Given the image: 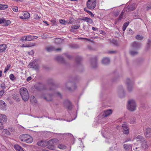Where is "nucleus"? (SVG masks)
Segmentation results:
<instances>
[{"mask_svg": "<svg viewBox=\"0 0 151 151\" xmlns=\"http://www.w3.org/2000/svg\"><path fill=\"white\" fill-rule=\"evenodd\" d=\"M19 139L22 142H24L27 143H31L33 142V139L30 135L23 134L19 137Z\"/></svg>", "mask_w": 151, "mask_h": 151, "instance_id": "1", "label": "nucleus"}, {"mask_svg": "<svg viewBox=\"0 0 151 151\" xmlns=\"http://www.w3.org/2000/svg\"><path fill=\"white\" fill-rule=\"evenodd\" d=\"M20 93L24 101H27L29 98L28 92L27 89L25 88H21L20 90Z\"/></svg>", "mask_w": 151, "mask_h": 151, "instance_id": "2", "label": "nucleus"}, {"mask_svg": "<svg viewBox=\"0 0 151 151\" xmlns=\"http://www.w3.org/2000/svg\"><path fill=\"white\" fill-rule=\"evenodd\" d=\"M59 141L56 139H53L49 140L47 142L48 148L53 150L54 147V146L58 144Z\"/></svg>", "mask_w": 151, "mask_h": 151, "instance_id": "3", "label": "nucleus"}, {"mask_svg": "<svg viewBox=\"0 0 151 151\" xmlns=\"http://www.w3.org/2000/svg\"><path fill=\"white\" fill-rule=\"evenodd\" d=\"M96 0H88L86 3L87 8L90 9H93L96 6Z\"/></svg>", "mask_w": 151, "mask_h": 151, "instance_id": "4", "label": "nucleus"}, {"mask_svg": "<svg viewBox=\"0 0 151 151\" xmlns=\"http://www.w3.org/2000/svg\"><path fill=\"white\" fill-rule=\"evenodd\" d=\"M127 108L128 110L132 111H134L135 110L136 104L135 101L133 100L129 101H128Z\"/></svg>", "mask_w": 151, "mask_h": 151, "instance_id": "5", "label": "nucleus"}, {"mask_svg": "<svg viewBox=\"0 0 151 151\" xmlns=\"http://www.w3.org/2000/svg\"><path fill=\"white\" fill-rule=\"evenodd\" d=\"M38 37L36 36L28 35L23 36L21 39L22 41H30L32 40L37 39Z\"/></svg>", "mask_w": 151, "mask_h": 151, "instance_id": "6", "label": "nucleus"}, {"mask_svg": "<svg viewBox=\"0 0 151 151\" xmlns=\"http://www.w3.org/2000/svg\"><path fill=\"white\" fill-rule=\"evenodd\" d=\"M21 14L19 16V18L22 19H28L30 17V14L27 11H24L22 12Z\"/></svg>", "mask_w": 151, "mask_h": 151, "instance_id": "7", "label": "nucleus"}, {"mask_svg": "<svg viewBox=\"0 0 151 151\" xmlns=\"http://www.w3.org/2000/svg\"><path fill=\"white\" fill-rule=\"evenodd\" d=\"M137 6V5L135 4H133L131 5H129L126 7V10L127 12L132 11L135 9Z\"/></svg>", "mask_w": 151, "mask_h": 151, "instance_id": "8", "label": "nucleus"}, {"mask_svg": "<svg viewBox=\"0 0 151 151\" xmlns=\"http://www.w3.org/2000/svg\"><path fill=\"white\" fill-rule=\"evenodd\" d=\"M122 127L123 129V132L124 134H128L129 133V131L128 127L126 123H124L122 125Z\"/></svg>", "mask_w": 151, "mask_h": 151, "instance_id": "9", "label": "nucleus"}, {"mask_svg": "<svg viewBox=\"0 0 151 151\" xmlns=\"http://www.w3.org/2000/svg\"><path fill=\"white\" fill-rule=\"evenodd\" d=\"M78 19L81 20L85 21L88 23L90 24L92 23L93 22L92 19L86 17H83L82 18L79 19Z\"/></svg>", "mask_w": 151, "mask_h": 151, "instance_id": "10", "label": "nucleus"}, {"mask_svg": "<svg viewBox=\"0 0 151 151\" xmlns=\"http://www.w3.org/2000/svg\"><path fill=\"white\" fill-rule=\"evenodd\" d=\"M36 45V44L35 43H33L32 42H29L28 43L23 44L22 45L20 46V47H33L35 46Z\"/></svg>", "mask_w": 151, "mask_h": 151, "instance_id": "11", "label": "nucleus"}, {"mask_svg": "<svg viewBox=\"0 0 151 151\" xmlns=\"http://www.w3.org/2000/svg\"><path fill=\"white\" fill-rule=\"evenodd\" d=\"M37 145L41 147L46 146L47 145V143L45 141L41 140L37 142Z\"/></svg>", "mask_w": 151, "mask_h": 151, "instance_id": "12", "label": "nucleus"}, {"mask_svg": "<svg viewBox=\"0 0 151 151\" xmlns=\"http://www.w3.org/2000/svg\"><path fill=\"white\" fill-rule=\"evenodd\" d=\"M141 144V148L146 149L148 147L147 142L145 140L140 142Z\"/></svg>", "mask_w": 151, "mask_h": 151, "instance_id": "13", "label": "nucleus"}, {"mask_svg": "<svg viewBox=\"0 0 151 151\" xmlns=\"http://www.w3.org/2000/svg\"><path fill=\"white\" fill-rule=\"evenodd\" d=\"M7 118L5 115L1 114L0 115V122L4 123L7 121Z\"/></svg>", "mask_w": 151, "mask_h": 151, "instance_id": "14", "label": "nucleus"}, {"mask_svg": "<svg viewBox=\"0 0 151 151\" xmlns=\"http://www.w3.org/2000/svg\"><path fill=\"white\" fill-rule=\"evenodd\" d=\"M145 134L146 137H150L151 136V129L149 128L146 129Z\"/></svg>", "mask_w": 151, "mask_h": 151, "instance_id": "15", "label": "nucleus"}, {"mask_svg": "<svg viewBox=\"0 0 151 151\" xmlns=\"http://www.w3.org/2000/svg\"><path fill=\"white\" fill-rule=\"evenodd\" d=\"M64 104L68 109L70 110L72 108L71 103L69 100H67L65 101L64 102Z\"/></svg>", "mask_w": 151, "mask_h": 151, "instance_id": "16", "label": "nucleus"}, {"mask_svg": "<svg viewBox=\"0 0 151 151\" xmlns=\"http://www.w3.org/2000/svg\"><path fill=\"white\" fill-rule=\"evenodd\" d=\"M141 46L140 44L136 42H134L131 45V47L133 49H137Z\"/></svg>", "mask_w": 151, "mask_h": 151, "instance_id": "17", "label": "nucleus"}, {"mask_svg": "<svg viewBox=\"0 0 151 151\" xmlns=\"http://www.w3.org/2000/svg\"><path fill=\"white\" fill-rule=\"evenodd\" d=\"M7 48V45L5 44L0 45V52H2L4 51Z\"/></svg>", "mask_w": 151, "mask_h": 151, "instance_id": "18", "label": "nucleus"}, {"mask_svg": "<svg viewBox=\"0 0 151 151\" xmlns=\"http://www.w3.org/2000/svg\"><path fill=\"white\" fill-rule=\"evenodd\" d=\"M46 50L49 52L53 51V50H56L57 51H60L61 50V48H58L56 49H55L54 47H53L52 46H50L48 47H47L46 48Z\"/></svg>", "mask_w": 151, "mask_h": 151, "instance_id": "19", "label": "nucleus"}, {"mask_svg": "<svg viewBox=\"0 0 151 151\" xmlns=\"http://www.w3.org/2000/svg\"><path fill=\"white\" fill-rule=\"evenodd\" d=\"M112 113V111L111 109H108L105 110L104 112V113L103 114L105 117H107L109 115L111 114Z\"/></svg>", "mask_w": 151, "mask_h": 151, "instance_id": "20", "label": "nucleus"}, {"mask_svg": "<svg viewBox=\"0 0 151 151\" xmlns=\"http://www.w3.org/2000/svg\"><path fill=\"white\" fill-rule=\"evenodd\" d=\"M14 147L17 151H24L22 148L18 145H15Z\"/></svg>", "mask_w": 151, "mask_h": 151, "instance_id": "21", "label": "nucleus"}, {"mask_svg": "<svg viewBox=\"0 0 151 151\" xmlns=\"http://www.w3.org/2000/svg\"><path fill=\"white\" fill-rule=\"evenodd\" d=\"M102 63L105 65H106L110 62L109 58H104L102 60Z\"/></svg>", "mask_w": 151, "mask_h": 151, "instance_id": "22", "label": "nucleus"}, {"mask_svg": "<svg viewBox=\"0 0 151 151\" xmlns=\"http://www.w3.org/2000/svg\"><path fill=\"white\" fill-rule=\"evenodd\" d=\"M124 148L126 150H129L132 147V145L131 144H125L123 145Z\"/></svg>", "mask_w": 151, "mask_h": 151, "instance_id": "23", "label": "nucleus"}, {"mask_svg": "<svg viewBox=\"0 0 151 151\" xmlns=\"http://www.w3.org/2000/svg\"><path fill=\"white\" fill-rule=\"evenodd\" d=\"M136 139L137 140V141H139L141 142L145 140L144 137L141 135L137 136Z\"/></svg>", "mask_w": 151, "mask_h": 151, "instance_id": "24", "label": "nucleus"}, {"mask_svg": "<svg viewBox=\"0 0 151 151\" xmlns=\"http://www.w3.org/2000/svg\"><path fill=\"white\" fill-rule=\"evenodd\" d=\"M63 40L61 38H57L55 40V42L56 44H59L62 43Z\"/></svg>", "mask_w": 151, "mask_h": 151, "instance_id": "25", "label": "nucleus"}, {"mask_svg": "<svg viewBox=\"0 0 151 151\" xmlns=\"http://www.w3.org/2000/svg\"><path fill=\"white\" fill-rule=\"evenodd\" d=\"M37 61L36 60H34L33 62H30L28 66L30 68H33L35 65V63Z\"/></svg>", "mask_w": 151, "mask_h": 151, "instance_id": "26", "label": "nucleus"}, {"mask_svg": "<svg viewBox=\"0 0 151 151\" xmlns=\"http://www.w3.org/2000/svg\"><path fill=\"white\" fill-rule=\"evenodd\" d=\"M129 24V22H127L124 23L122 27V30L123 31H124L125 30Z\"/></svg>", "mask_w": 151, "mask_h": 151, "instance_id": "27", "label": "nucleus"}, {"mask_svg": "<svg viewBox=\"0 0 151 151\" xmlns=\"http://www.w3.org/2000/svg\"><path fill=\"white\" fill-rule=\"evenodd\" d=\"M55 59L56 60L62 62L64 60L63 58L59 56H57L55 58Z\"/></svg>", "mask_w": 151, "mask_h": 151, "instance_id": "28", "label": "nucleus"}, {"mask_svg": "<svg viewBox=\"0 0 151 151\" xmlns=\"http://www.w3.org/2000/svg\"><path fill=\"white\" fill-rule=\"evenodd\" d=\"M80 27V26L73 25L70 29V30L71 31L73 32L74 29H78Z\"/></svg>", "mask_w": 151, "mask_h": 151, "instance_id": "29", "label": "nucleus"}, {"mask_svg": "<svg viewBox=\"0 0 151 151\" xmlns=\"http://www.w3.org/2000/svg\"><path fill=\"white\" fill-rule=\"evenodd\" d=\"M124 12L122 11L117 21H120L123 18Z\"/></svg>", "mask_w": 151, "mask_h": 151, "instance_id": "30", "label": "nucleus"}, {"mask_svg": "<svg viewBox=\"0 0 151 151\" xmlns=\"http://www.w3.org/2000/svg\"><path fill=\"white\" fill-rule=\"evenodd\" d=\"M58 148L60 149H65L66 148V146L64 145L59 144L58 146Z\"/></svg>", "mask_w": 151, "mask_h": 151, "instance_id": "31", "label": "nucleus"}, {"mask_svg": "<svg viewBox=\"0 0 151 151\" xmlns=\"http://www.w3.org/2000/svg\"><path fill=\"white\" fill-rule=\"evenodd\" d=\"M11 23V21L9 20H5V19L3 25L5 26H8Z\"/></svg>", "mask_w": 151, "mask_h": 151, "instance_id": "32", "label": "nucleus"}, {"mask_svg": "<svg viewBox=\"0 0 151 151\" xmlns=\"http://www.w3.org/2000/svg\"><path fill=\"white\" fill-rule=\"evenodd\" d=\"M1 7L0 9L4 10L7 9L8 7V6L6 4H1Z\"/></svg>", "mask_w": 151, "mask_h": 151, "instance_id": "33", "label": "nucleus"}, {"mask_svg": "<svg viewBox=\"0 0 151 151\" xmlns=\"http://www.w3.org/2000/svg\"><path fill=\"white\" fill-rule=\"evenodd\" d=\"M33 17L34 18L37 20H39L41 18V17H39L37 14H35Z\"/></svg>", "mask_w": 151, "mask_h": 151, "instance_id": "34", "label": "nucleus"}, {"mask_svg": "<svg viewBox=\"0 0 151 151\" xmlns=\"http://www.w3.org/2000/svg\"><path fill=\"white\" fill-rule=\"evenodd\" d=\"M3 132L7 135H9L10 134L9 131L6 129H4Z\"/></svg>", "mask_w": 151, "mask_h": 151, "instance_id": "35", "label": "nucleus"}, {"mask_svg": "<svg viewBox=\"0 0 151 151\" xmlns=\"http://www.w3.org/2000/svg\"><path fill=\"white\" fill-rule=\"evenodd\" d=\"M133 149L135 151H140L141 150L140 147L138 146V147H135L134 146Z\"/></svg>", "mask_w": 151, "mask_h": 151, "instance_id": "36", "label": "nucleus"}, {"mask_svg": "<svg viewBox=\"0 0 151 151\" xmlns=\"http://www.w3.org/2000/svg\"><path fill=\"white\" fill-rule=\"evenodd\" d=\"M12 9L13 11L15 12H17L18 9V7L17 6H13L12 7Z\"/></svg>", "mask_w": 151, "mask_h": 151, "instance_id": "37", "label": "nucleus"}, {"mask_svg": "<svg viewBox=\"0 0 151 151\" xmlns=\"http://www.w3.org/2000/svg\"><path fill=\"white\" fill-rule=\"evenodd\" d=\"M72 19H73L72 18H70L69 20H68L67 21H65V25L66 24H72V22L71 21V20Z\"/></svg>", "mask_w": 151, "mask_h": 151, "instance_id": "38", "label": "nucleus"}, {"mask_svg": "<svg viewBox=\"0 0 151 151\" xmlns=\"http://www.w3.org/2000/svg\"><path fill=\"white\" fill-rule=\"evenodd\" d=\"M59 22L60 24H62L65 25V19H60L59 20Z\"/></svg>", "mask_w": 151, "mask_h": 151, "instance_id": "39", "label": "nucleus"}, {"mask_svg": "<svg viewBox=\"0 0 151 151\" xmlns=\"http://www.w3.org/2000/svg\"><path fill=\"white\" fill-rule=\"evenodd\" d=\"M10 66L11 65L10 64H8L5 69L4 72L5 73L9 69Z\"/></svg>", "mask_w": 151, "mask_h": 151, "instance_id": "40", "label": "nucleus"}, {"mask_svg": "<svg viewBox=\"0 0 151 151\" xmlns=\"http://www.w3.org/2000/svg\"><path fill=\"white\" fill-rule=\"evenodd\" d=\"M136 38L138 40H142L143 38V37L142 36L137 35L136 37Z\"/></svg>", "mask_w": 151, "mask_h": 151, "instance_id": "41", "label": "nucleus"}, {"mask_svg": "<svg viewBox=\"0 0 151 151\" xmlns=\"http://www.w3.org/2000/svg\"><path fill=\"white\" fill-rule=\"evenodd\" d=\"M0 87L3 90L6 88L5 84L4 83H2L1 84Z\"/></svg>", "mask_w": 151, "mask_h": 151, "instance_id": "42", "label": "nucleus"}, {"mask_svg": "<svg viewBox=\"0 0 151 151\" xmlns=\"http://www.w3.org/2000/svg\"><path fill=\"white\" fill-rule=\"evenodd\" d=\"M5 103L3 101H0V108H1V105H2V107L4 106Z\"/></svg>", "mask_w": 151, "mask_h": 151, "instance_id": "43", "label": "nucleus"}, {"mask_svg": "<svg viewBox=\"0 0 151 151\" xmlns=\"http://www.w3.org/2000/svg\"><path fill=\"white\" fill-rule=\"evenodd\" d=\"M50 21L53 24H54L56 22V19L55 18H53Z\"/></svg>", "mask_w": 151, "mask_h": 151, "instance_id": "44", "label": "nucleus"}, {"mask_svg": "<svg viewBox=\"0 0 151 151\" xmlns=\"http://www.w3.org/2000/svg\"><path fill=\"white\" fill-rule=\"evenodd\" d=\"M134 33V32L131 29H129L128 32V34L129 35H132Z\"/></svg>", "mask_w": 151, "mask_h": 151, "instance_id": "45", "label": "nucleus"}, {"mask_svg": "<svg viewBox=\"0 0 151 151\" xmlns=\"http://www.w3.org/2000/svg\"><path fill=\"white\" fill-rule=\"evenodd\" d=\"M88 12V14L91 16V17H94V15L92 12L90 11H89Z\"/></svg>", "mask_w": 151, "mask_h": 151, "instance_id": "46", "label": "nucleus"}, {"mask_svg": "<svg viewBox=\"0 0 151 151\" xmlns=\"http://www.w3.org/2000/svg\"><path fill=\"white\" fill-rule=\"evenodd\" d=\"M33 68L36 70H38L39 68L38 65H37L35 64Z\"/></svg>", "mask_w": 151, "mask_h": 151, "instance_id": "47", "label": "nucleus"}, {"mask_svg": "<svg viewBox=\"0 0 151 151\" xmlns=\"http://www.w3.org/2000/svg\"><path fill=\"white\" fill-rule=\"evenodd\" d=\"M9 78L11 80H13L14 79V76L12 74H11L9 76Z\"/></svg>", "mask_w": 151, "mask_h": 151, "instance_id": "48", "label": "nucleus"}, {"mask_svg": "<svg viewBox=\"0 0 151 151\" xmlns=\"http://www.w3.org/2000/svg\"><path fill=\"white\" fill-rule=\"evenodd\" d=\"M130 53L132 55H135L137 54L138 53V52H134L132 51H130Z\"/></svg>", "mask_w": 151, "mask_h": 151, "instance_id": "49", "label": "nucleus"}, {"mask_svg": "<svg viewBox=\"0 0 151 151\" xmlns=\"http://www.w3.org/2000/svg\"><path fill=\"white\" fill-rule=\"evenodd\" d=\"M78 39L79 40L83 39V40H86L89 41H91V40L90 39H88L87 38H86L79 37L78 38Z\"/></svg>", "mask_w": 151, "mask_h": 151, "instance_id": "50", "label": "nucleus"}, {"mask_svg": "<svg viewBox=\"0 0 151 151\" xmlns=\"http://www.w3.org/2000/svg\"><path fill=\"white\" fill-rule=\"evenodd\" d=\"M119 14V11H117L115 12L114 13V15L115 17H117L118 16Z\"/></svg>", "mask_w": 151, "mask_h": 151, "instance_id": "51", "label": "nucleus"}, {"mask_svg": "<svg viewBox=\"0 0 151 151\" xmlns=\"http://www.w3.org/2000/svg\"><path fill=\"white\" fill-rule=\"evenodd\" d=\"M5 19L4 18H0V24H3L4 22V21Z\"/></svg>", "mask_w": 151, "mask_h": 151, "instance_id": "52", "label": "nucleus"}, {"mask_svg": "<svg viewBox=\"0 0 151 151\" xmlns=\"http://www.w3.org/2000/svg\"><path fill=\"white\" fill-rule=\"evenodd\" d=\"M48 36L47 35H43L42 36V37L43 39H46L48 37Z\"/></svg>", "mask_w": 151, "mask_h": 151, "instance_id": "53", "label": "nucleus"}, {"mask_svg": "<svg viewBox=\"0 0 151 151\" xmlns=\"http://www.w3.org/2000/svg\"><path fill=\"white\" fill-rule=\"evenodd\" d=\"M150 9H151V6L150 5L147 6L146 8V10L147 11H148Z\"/></svg>", "mask_w": 151, "mask_h": 151, "instance_id": "54", "label": "nucleus"}, {"mask_svg": "<svg viewBox=\"0 0 151 151\" xmlns=\"http://www.w3.org/2000/svg\"><path fill=\"white\" fill-rule=\"evenodd\" d=\"M3 123L0 122V129H2L4 128Z\"/></svg>", "mask_w": 151, "mask_h": 151, "instance_id": "55", "label": "nucleus"}, {"mask_svg": "<svg viewBox=\"0 0 151 151\" xmlns=\"http://www.w3.org/2000/svg\"><path fill=\"white\" fill-rule=\"evenodd\" d=\"M4 91L3 90H1L0 91V96H1L4 93Z\"/></svg>", "mask_w": 151, "mask_h": 151, "instance_id": "56", "label": "nucleus"}, {"mask_svg": "<svg viewBox=\"0 0 151 151\" xmlns=\"http://www.w3.org/2000/svg\"><path fill=\"white\" fill-rule=\"evenodd\" d=\"M32 79V78L30 76V77H28L27 79V80L28 81H30Z\"/></svg>", "mask_w": 151, "mask_h": 151, "instance_id": "57", "label": "nucleus"}, {"mask_svg": "<svg viewBox=\"0 0 151 151\" xmlns=\"http://www.w3.org/2000/svg\"><path fill=\"white\" fill-rule=\"evenodd\" d=\"M92 29L94 31H96L98 30L97 28H95L94 27H92Z\"/></svg>", "mask_w": 151, "mask_h": 151, "instance_id": "58", "label": "nucleus"}, {"mask_svg": "<svg viewBox=\"0 0 151 151\" xmlns=\"http://www.w3.org/2000/svg\"><path fill=\"white\" fill-rule=\"evenodd\" d=\"M84 10L87 13L88 12H89V11L88 10V8H84Z\"/></svg>", "mask_w": 151, "mask_h": 151, "instance_id": "59", "label": "nucleus"}, {"mask_svg": "<svg viewBox=\"0 0 151 151\" xmlns=\"http://www.w3.org/2000/svg\"><path fill=\"white\" fill-rule=\"evenodd\" d=\"M29 55H31L34 54V52L33 50H32L30 52L28 53Z\"/></svg>", "mask_w": 151, "mask_h": 151, "instance_id": "60", "label": "nucleus"}, {"mask_svg": "<svg viewBox=\"0 0 151 151\" xmlns=\"http://www.w3.org/2000/svg\"><path fill=\"white\" fill-rule=\"evenodd\" d=\"M43 22L46 24L47 26L49 25V24H48V22L44 20L43 21Z\"/></svg>", "mask_w": 151, "mask_h": 151, "instance_id": "61", "label": "nucleus"}, {"mask_svg": "<svg viewBox=\"0 0 151 151\" xmlns=\"http://www.w3.org/2000/svg\"><path fill=\"white\" fill-rule=\"evenodd\" d=\"M131 140V139H127L125 141V142H124V143L127 142H128V141H130Z\"/></svg>", "mask_w": 151, "mask_h": 151, "instance_id": "62", "label": "nucleus"}, {"mask_svg": "<svg viewBox=\"0 0 151 151\" xmlns=\"http://www.w3.org/2000/svg\"><path fill=\"white\" fill-rule=\"evenodd\" d=\"M135 122V119H134L133 121H131L130 122V123H134Z\"/></svg>", "mask_w": 151, "mask_h": 151, "instance_id": "63", "label": "nucleus"}, {"mask_svg": "<svg viewBox=\"0 0 151 151\" xmlns=\"http://www.w3.org/2000/svg\"><path fill=\"white\" fill-rule=\"evenodd\" d=\"M67 57L69 59H70L71 57V56L69 55H67Z\"/></svg>", "mask_w": 151, "mask_h": 151, "instance_id": "64", "label": "nucleus"}]
</instances>
